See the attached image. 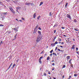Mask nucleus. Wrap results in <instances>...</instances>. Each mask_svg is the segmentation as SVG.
Here are the masks:
<instances>
[{"instance_id": "50", "label": "nucleus", "mask_w": 79, "mask_h": 79, "mask_svg": "<svg viewBox=\"0 0 79 79\" xmlns=\"http://www.w3.org/2000/svg\"><path fill=\"white\" fill-rule=\"evenodd\" d=\"M19 21H20V22H21V23H22V20H19Z\"/></svg>"}, {"instance_id": "24", "label": "nucleus", "mask_w": 79, "mask_h": 79, "mask_svg": "<svg viewBox=\"0 0 79 79\" xmlns=\"http://www.w3.org/2000/svg\"><path fill=\"white\" fill-rule=\"evenodd\" d=\"M38 32L39 34H40V35L41 34V32H40V31H38Z\"/></svg>"}, {"instance_id": "3", "label": "nucleus", "mask_w": 79, "mask_h": 79, "mask_svg": "<svg viewBox=\"0 0 79 79\" xmlns=\"http://www.w3.org/2000/svg\"><path fill=\"white\" fill-rule=\"evenodd\" d=\"M43 56H41L39 60V61L40 64H42V61H41V59H42Z\"/></svg>"}, {"instance_id": "25", "label": "nucleus", "mask_w": 79, "mask_h": 79, "mask_svg": "<svg viewBox=\"0 0 79 79\" xmlns=\"http://www.w3.org/2000/svg\"><path fill=\"white\" fill-rule=\"evenodd\" d=\"M74 30L76 31H78V30H77V28H74Z\"/></svg>"}, {"instance_id": "60", "label": "nucleus", "mask_w": 79, "mask_h": 79, "mask_svg": "<svg viewBox=\"0 0 79 79\" xmlns=\"http://www.w3.org/2000/svg\"><path fill=\"white\" fill-rule=\"evenodd\" d=\"M53 61H54V60H52V62H53Z\"/></svg>"}, {"instance_id": "53", "label": "nucleus", "mask_w": 79, "mask_h": 79, "mask_svg": "<svg viewBox=\"0 0 79 79\" xmlns=\"http://www.w3.org/2000/svg\"><path fill=\"white\" fill-rule=\"evenodd\" d=\"M0 4H2V2H0Z\"/></svg>"}, {"instance_id": "23", "label": "nucleus", "mask_w": 79, "mask_h": 79, "mask_svg": "<svg viewBox=\"0 0 79 79\" xmlns=\"http://www.w3.org/2000/svg\"><path fill=\"white\" fill-rule=\"evenodd\" d=\"M50 57L49 56L47 58V60H49L50 59Z\"/></svg>"}, {"instance_id": "44", "label": "nucleus", "mask_w": 79, "mask_h": 79, "mask_svg": "<svg viewBox=\"0 0 79 79\" xmlns=\"http://www.w3.org/2000/svg\"><path fill=\"white\" fill-rule=\"evenodd\" d=\"M57 47H56V48H55V50H57Z\"/></svg>"}, {"instance_id": "39", "label": "nucleus", "mask_w": 79, "mask_h": 79, "mask_svg": "<svg viewBox=\"0 0 79 79\" xmlns=\"http://www.w3.org/2000/svg\"><path fill=\"white\" fill-rule=\"evenodd\" d=\"M22 20H24V18L22 17Z\"/></svg>"}, {"instance_id": "22", "label": "nucleus", "mask_w": 79, "mask_h": 79, "mask_svg": "<svg viewBox=\"0 0 79 79\" xmlns=\"http://www.w3.org/2000/svg\"><path fill=\"white\" fill-rule=\"evenodd\" d=\"M43 75H44V76H47V74H46V73H44Z\"/></svg>"}, {"instance_id": "16", "label": "nucleus", "mask_w": 79, "mask_h": 79, "mask_svg": "<svg viewBox=\"0 0 79 79\" xmlns=\"http://www.w3.org/2000/svg\"><path fill=\"white\" fill-rule=\"evenodd\" d=\"M25 5H30V3H27V2L26 4Z\"/></svg>"}, {"instance_id": "36", "label": "nucleus", "mask_w": 79, "mask_h": 79, "mask_svg": "<svg viewBox=\"0 0 79 79\" xmlns=\"http://www.w3.org/2000/svg\"><path fill=\"white\" fill-rule=\"evenodd\" d=\"M54 39H56V36H55L54 37Z\"/></svg>"}, {"instance_id": "4", "label": "nucleus", "mask_w": 79, "mask_h": 79, "mask_svg": "<svg viewBox=\"0 0 79 79\" xmlns=\"http://www.w3.org/2000/svg\"><path fill=\"white\" fill-rule=\"evenodd\" d=\"M67 18H69V19H71L72 18H71V16L68 14H67Z\"/></svg>"}, {"instance_id": "17", "label": "nucleus", "mask_w": 79, "mask_h": 79, "mask_svg": "<svg viewBox=\"0 0 79 79\" xmlns=\"http://www.w3.org/2000/svg\"><path fill=\"white\" fill-rule=\"evenodd\" d=\"M71 60H72V59H71L69 60V63L70 64H72V63L71 62Z\"/></svg>"}, {"instance_id": "40", "label": "nucleus", "mask_w": 79, "mask_h": 79, "mask_svg": "<svg viewBox=\"0 0 79 79\" xmlns=\"http://www.w3.org/2000/svg\"><path fill=\"white\" fill-rule=\"evenodd\" d=\"M48 74H50V72L48 71Z\"/></svg>"}, {"instance_id": "31", "label": "nucleus", "mask_w": 79, "mask_h": 79, "mask_svg": "<svg viewBox=\"0 0 79 79\" xmlns=\"http://www.w3.org/2000/svg\"><path fill=\"white\" fill-rule=\"evenodd\" d=\"M53 55H55V56H56V54L55 53H53Z\"/></svg>"}, {"instance_id": "43", "label": "nucleus", "mask_w": 79, "mask_h": 79, "mask_svg": "<svg viewBox=\"0 0 79 79\" xmlns=\"http://www.w3.org/2000/svg\"><path fill=\"white\" fill-rule=\"evenodd\" d=\"M54 33L55 34V33H56V31L54 30Z\"/></svg>"}, {"instance_id": "18", "label": "nucleus", "mask_w": 79, "mask_h": 79, "mask_svg": "<svg viewBox=\"0 0 79 79\" xmlns=\"http://www.w3.org/2000/svg\"><path fill=\"white\" fill-rule=\"evenodd\" d=\"M20 8H21V7L19 6L17 7L16 8V9H20Z\"/></svg>"}, {"instance_id": "56", "label": "nucleus", "mask_w": 79, "mask_h": 79, "mask_svg": "<svg viewBox=\"0 0 79 79\" xmlns=\"http://www.w3.org/2000/svg\"><path fill=\"white\" fill-rule=\"evenodd\" d=\"M60 47H61V48L63 47V46H60Z\"/></svg>"}, {"instance_id": "62", "label": "nucleus", "mask_w": 79, "mask_h": 79, "mask_svg": "<svg viewBox=\"0 0 79 79\" xmlns=\"http://www.w3.org/2000/svg\"><path fill=\"white\" fill-rule=\"evenodd\" d=\"M38 27V26H37L36 27V28H37V27Z\"/></svg>"}, {"instance_id": "61", "label": "nucleus", "mask_w": 79, "mask_h": 79, "mask_svg": "<svg viewBox=\"0 0 79 79\" xmlns=\"http://www.w3.org/2000/svg\"><path fill=\"white\" fill-rule=\"evenodd\" d=\"M54 79H56V78L54 77Z\"/></svg>"}, {"instance_id": "19", "label": "nucleus", "mask_w": 79, "mask_h": 79, "mask_svg": "<svg viewBox=\"0 0 79 79\" xmlns=\"http://www.w3.org/2000/svg\"><path fill=\"white\" fill-rule=\"evenodd\" d=\"M6 14H7V13H3V15H4L5 16L6 15Z\"/></svg>"}, {"instance_id": "35", "label": "nucleus", "mask_w": 79, "mask_h": 79, "mask_svg": "<svg viewBox=\"0 0 79 79\" xmlns=\"http://www.w3.org/2000/svg\"><path fill=\"white\" fill-rule=\"evenodd\" d=\"M52 66H55V63H53L52 64Z\"/></svg>"}, {"instance_id": "48", "label": "nucleus", "mask_w": 79, "mask_h": 79, "mask_svg": "<svg viewBox=\"0 0 79 79\" xmlns=\"http://www.w3.org/2000/svg\"><path fill=\"white\" fill-rule=\"evenodd\" d=\"M55 39H54V40H53V42H55Z\"/></svg>"}, {"instance_id": "49", "label": "nucleus", "mask_w": 79, "mask_h": 79, "mask_svg": "<svg viewBox=\"0 0 79 79\" xmlns=\"http://www.w3.org/2000/svg\"><path fill=\"white\" fill-rule=\"evenodd\" d=\"M38 29H40V30H41V28H40V27L38 28Z\"/></svg>"}, {"instance_id": "33", "label": "nucleus", "mask_w": 79, "mask_h": 79, "mask_svg": "<svg viewBox=\"0 0 79 79\" xmlns=\"http://www.w3.org/2000/svg\"><path fill=\"white\" fill-rule=\"evenodd\" d=\"M40 16H39L38 17L37 19H40Z\"/></svg>"}, {"instance_id": "26", "label": "nucleus", "mask_w": 79, "mask_h": 79, "mask_svg": "<svg viewBox=\"0 0 79 79\" xmlns=\"http://www.w3.org/2000/svg\"><path fill=\"white\" fill-rule=\"evenodd\" d=\"M55 44H58V42L56 41L55 43Z\"/></svg>"}, {"instance_id": "7", "label": "nucleus", "mask_w": 79, "mask_h": 79, "mask_svg": "<svg viewBox=\"0 0 79 79\" xmlns=\"http://www.w3.org/2000/svg\"><path fill=\"white\" fill-rule=\"evenodd\" d=\"M35 14H36V13H35L33 15V18H34V19H35V17H36V15H35Z\"/></svg>"}, {"instance_id": "27", "label": "nucleus", "mask_w": 79, "mask_h": 79, "mask_svg": "<svg viewBox=\"0 0 79 79\" xmlns=\"http://www.w3.org/2000/svg\"><path fill=\"white\" fill-rule=\"evenodd\" d=\"M53 50H51V51H50V53H52L53 52Z\"/></svg>"}, {"instance_id": "2", "label": "nucleus", "mask_w": 79, "mask_h": 79, "mask_svg": "<svg viewBox=\"0 0 79 79\" xmlns=\"http://www.w3.org/2000/svg\"><path fill=\"white\" fill-rule=\"evenodd\" d=\"M41 40V38L40 37V36H38L37 38V39H36L37 42H39Z\"/></svg>"}, {"instance_id": "45", "label": "nucleus", "mask_w": 79, "mask_h": 79, "mask_svg": "<svg viewBox=\"0 0 79 79\" xmlns=\"http://www.w3.org/2000/svg\"><path fill=\"white\" fill-rule=\"evenodd\" d=\"M43 52H44L43 51H42L41 53H40V54H42V53H43Z\"/></svg>"}, {"instance_id": "21", "label": "nucleus", "mask_w": 79, "mask_h": 79, "mask_svg": "<svg viewBox=\"0 0 79 79\" xmlns=\"http://www.w3.org/2000/svg\"><path fill=\"white\" fill-rule=\"evenodd\" d=\"M49 16H52V12H50L49 13Z\"/></svg>"}, {"instance_id": "63", "label": "nucleus", "mask_w": 79, "mask_h": 79, "mask_svg": "<svg viewBox=\"0 0 79 79\" xmlns=\"http://www.w3.org/2000/svg\"><path fill=\"white\" fill-rule=\"evenodd\" d=\"M55 27V25H54V27Z\"/></svg>"}, {"instance_id": "30", "label": "nucleus", "mask_w": 79, "mask_h": 79, "mask_svg": "<svg viewBox=\"0 0 79 79\" xmlns=\"http://www.w3.org/2000/svg\"><path fill=\"white\" fill-rule=\"evenodd\" d=\"M54 69H55V68L54 67H52V70L53 71L54 70Z\"/></svg>"}, {"instance_id": "51", "label": "nucleus", "mask_w": 79, "mask_h": 79, "mask_svg": "<svg viewBox=\"0 0 79 79\" xmlns=\"http://www.w3.org/2000/svg\"><path fill=\"white\" fill-rule=\"evenodd\" d=\"M15 20H16L17 21H18V19H15Z\"/></svg>"}, {"instance_id": "14", "label": "nucleus", "mask_w": 79, "mask_h": 79, "mask_svg": "<svg viewBox=\"0 0 79 79\" xmlns=\"http://www.w3.org/2000/svg\"><path fill=\"white\" fill-rule=\"evenodd\" d=\"M43 4V2H41L40 3V4L39 6H41Z\"/></svg>"}, {"instance_id": "28", "label": "nucleus", "mask_w": 79, "mask_h": 79, "mask_svg": "<svg viewBox=\"0 0 79 79\" xmlns=\"http://www.w3.org/2000/svg\"><path fill=\"white\" fill-rule=\"evenodd\" d=\"M71 78V76H70L68 78V79H70Z\"/></svg>"}, {"instance_id": "32", "label": "nucleus", "mask_w": 79, "mask_h": 79, "mask_svg": "<svg viewBox=\"0 0 79 79\" xmlns=\"http://www.w3.org/2000/svg\"><path fill=\"white\" fill-rule=\"evenodd\" d=\"M59 41H61V40H62L61 39L59 38Z\"/></svg>"}, {"instance_id": "59", "label": "nucleus", "mask_w": 79, "mask_h": 79, "mask_svg": "<svg viewBox=\"0 0 79 79\" xmlns=\"http://www.w3.org/2000/svg\"><path fill=\"white\" fill-rule=\"evenodd\" d=\"M63 78H64V76H63Z\"/></svg>"}, {"instance_id": "37", "label": "nucleus", "mask_w": 79, "mask_h": 79, "mask_svg": "<svg viewBox=\"0 0 79 79\" xmlns=\"http://www.w3.org/2000/svg\"><path fill=\"white\" fill-rule=\"evenodd\" d=\"M76 51H77V50H78V48H76Z\"/></svg>"}, {"instance_id": "54", "label": "nucleus", "mask_w": 79, "mask_h": 79, "mask_svg": "<svg viewBox=\"0 0 79 79\" xmlns=\"http://www.w3.org/2000/svg\"><path fill=\"white\" fill-rule=\"evenodd\" d=\"M31 5H34V3H32V4H31Z\"/></svg>"}, {"instance_id": "8", "label": "nucleus", "mask_w": 79, "mask_h": 79, "mask_svg": "<svg viewBox=\"0 0 79 79\" xmlns=\"http://www.w3.org/2000/svg\"><path fill=\"white\" fill-rule=\"evenodd\" d=\"M33 34H36V31L35 30V29H34Z\"/></svg>"}, {"instance_id": "52", "label": "nucleus", "mask_w": 79, "mask_h": 79, "mask_svg": "<svg viewBox=\"0 0 79 79\" xmlns=\"http://www.w3.org/2000/svg\"><path fill=\"white\" fill-rule=\"evenodd\" d=\"M61 44H64V43L63 42H62L61 43Z\"/></svg>"}, {"instance_id": "38", "label": "nucleus", "mask_w": 79, "mask_h": 79, "mask_svg": "<svg viewBox=\"0 0 79 79\" xmlns=\"http://www.w3.org/2000/svg\"><path fill=\"white\" fill-rule=\"evenodd\" d=\"M74 76H75V77L77 76V74H74Z\"/></svg>"}, {"instance_id": "55", "label": "nucleus", "mask_w": 79, "mask_h": 79, "mask_svg": "<svg viewBox=\"0 0 79 79\" xmlns=\"http://www.w3.org/2000/svg\"><path fill=\"white\" fill-rule=\"evenodd\" d=\"M52 54H51L50 55V56H52Z\"/></svg>"}, {"instance_id": "15", "label": "nucleus", "mask_w": 79, "mask_h": 79, "mask_svg": "<svg viewBox=\"0 0 79 79\" xmlns=\"http://www.w3.org/2000/svg\"><path fill=\"white\" fill-rule=\"evenodd\" d=\"M3 25L0 24V27H3V26H4Z\"/></svg>"}, {"instance_id": "34", "label": "nucleus", "mask_w": 79, "mask_h": 79, "mask_svg": "<svg viewBox=\"0 0 79 79\" xmlns=\"http://www.w3.org/2000/svg\"><path fill=\"white\" fill-rule=\"evenodd\" d=\"M74 21L75 23H76V22H77L76 19H74Z\"/></svg>"}, {"instance_id": "42", "label": "nucleus", "mask_w": 79, "mask_h": 79, "mask_svg": "<svg viewBox=\"0 0 79 79\" xmlns=\"http://www.w3.org/2000/svg\"><path fill=\"white\" fill-rule=\"evenodd\" d=\"M62 29H64V27H61Z\"/></svg>"}, {"instance_id": "9", "label": "nucleus", "mask_w": 79, "mask_h": 79, "mask_svg": "<svg viewBox=\"0 0 79 79\" xmlns=\"http://www.w3.org/2000/svg\"><path fill=\"white\" fill-rule=\"evenodd\" d=\"M15 66H16V64H15L13 65V66L12 67V69L14 68V67H15Z\"/></svg>"}, {"instance_id": "12", "label": "nucleus", "mask_w": 79, "mask_h": 79, "mask_svg": "<svg viewBox=\"0 0 79 79\" xmlns=\"http://www.w3.org/2000/svg\"><path fill=\"white\" fill-rule=\"evenodd\" d=\"M69 58H70V57L69 56H67V60H69Z\"/></svg>"}, {"instance_id": "11", "label": "nucleus", "mask_w": 79, "mask_h": 79, "mask_svg": "<svg viewBox=\"0 0 79 79\" xmlns=\"http://www.w3.org/2000/svg\"><path fill=\"white\" fill-rule=\"evenodd\" d=\"M13 29L14 30H15V31H16V32H18V29H17L16 28H13Z\"/></svg>"}, {"instance_id": "58", "label": "nucleus", "mask_w": 79, "mask_h": 79, "mask_svg": "<svg viewBox=\"0 0 79 79\" xmlns=\"http://www.w3.org/2000/svg\"><path fill=\"white\" fill-rule=\"evenodd\" d=\"M16 11H17V12H18V10H16Z\"/></svg>"}, {"instance_id": "41", "label": "nucleus", "mask_w": 79, "mask_h": 79, "mask_svg": "<svg viewBox=\"0 0 79 79\" xmlns=\"http://www.w3.org/2000/svg\"><path fill=\"white\" fill-rule=\"evenodd\" d=\"M57 50H58V51H61V50H60V49H58Z\"/></svg>"}, {"instance_id": "20", "label": "nucleus", "mask_w": 79, "mask_h": 79, "mask_svg": "<svg viewBox=\"0 0 79 79\" xmlns=\"http://www.w3.org/2000/svg\"><path fill=\"white\" fill-rule=\"evenodd\" d=\"M68 3H66V4L65 5V6L66 7V8L67 6H68Z\"/></svg>"}, {"instance_id": "5", "label": "nucleus", "mask_w": 79, "mask_h": 79, "mask_svg": "<svg viewBox=\"0 0 79 79\" xmlns=\"http://www.w3.org/2000/svg\"><path fill=\"white\" fill-rule=\"evenodd\" d=\"M75 47V45H74V44H73V46L71 48L72 49H73V50H74V48H75V47Z\"/></svg>"}, {"instance_id": "1", "label": "nucleus", "mask_w": 79, "mask_h": 79, "mask_svg": "<svg viewBox=\"0 0 79 79\" xmlns=\"http://www.w3.org/2000/svg\"><path fill=\"white\" fill-rule=\"evenodd\" d=\"M9 9L11 11V12L13 13H15V11H14L13 9V8H12V7H11L10 6Z\"/></svg>"}, {"instance_id": "29", "label": "nucleus", "mask_w": 79, "mask_h": 79, "mask_svg": "<svg viewBox=\"0 0 79 79\" xmlns=\"http://www.w3.org/2000/svg\"><path fill=\"white\" fill-rule=\"evenodd\" d=\"M66 67V66L65 65L63 66V67L62 68V69H63L64 68Z\"/></svg>"}, {"instance_id": "64", "label": "nucleus", "mask_w": 79, "mask_h": 79, "mask_svg": "<svg viewBox=\"0 0 79 79\" xmlns=\"http://www.w3.org/2000/svg\"><path fill=\"white\" fill-rule=\"evenodd\" d=\"M49 79H51V77Z\"/></svg>"}, {"instance_id": "47", "label": "nucleus", "mask_w": 79, "mask_h": 79, "mask_svg": "<svg viewBox=\"0 0 79 79\" xmlns=\"http://www.w3.org/2000/svg\"><path fill=\"white\" fill-rule=\"evenodd\" d=\"M63 36H64V37H66V36L64 35H63Z\"/></svg>"}, {"instance_id": "46", "label": "nucleus", "mask_w": 79, "mask_h": 79, "mask_svg": "<svg viewBox=\"0 0 79 79\" xmlns=\"http://www.w3.org/2000/svg\"><path fill=\"white\" fill-rule=\"evenodd\" d=\"M0 43L1 44H2L3 43V41H1Z\"/></svg>"}, {"instance_id": "13", "label": "nucleus", "mask_w": 79, "mask_h": 79, "mask_svg": "<svg viewBox=\"0 0 79 79\" xmlns=\"http://www.w3.org/2000/svg\"><path fill=\"white\" fill-rule=\"evenodd\" d=\"M12 64H13V63H11L10 64V65L9 66V68H10V67H11V66L12 65Z\"/></svg>"}, {"instance_id": "6", "label": "nucleus", "mask_w": 79, "mask_h": 79, "mask_svg": "<svg viewBox=\"0 0 79 79\" xmlns=\"http://www.w3.org/2000/svg\"><path fill=\"white\" fill-rule=\"evenodd\" d=\"M17 35H18V34H15V35L14 36L15 39H13V40H15V39H16V37H17Z\"/></svg>"}, {"instance_id": "10", "label": "nucleus", "mask_w": 79, "mask_h": 79, "mask_svg": "<svg viewBox=\"0 0 79 79\" xmlns=\"http://www.w3.org/2000/svg\"><path fill=\"white\" fill-rule=\"evenodd\" d=\"M55 45V43L51 44V46H52V47H54Z\"/></svg>"}, {"instance_id": "57", "label": "nucleus", "mask_w": 79, "mask_h": 79, "mask_svg": "<svg viewBox=\"0 0 79 79\" xmlns=\"http://www.w3.org/2000/svg\"><path fill=\"white\" fill-rule=\"evenodd\" d=\"M59 43L60 44H61V42H59Z\"/></svg>"}]
</instances>
